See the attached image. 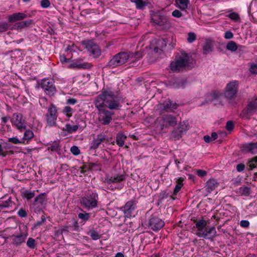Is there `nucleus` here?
Segmentation results:
<instances>
[{"mask_svg":"<svg viewBox=\"0 0 257 257\" xmlns=\"http://www.w3.org/2000/svg\"><path fill=\"white\" fill-rule=\"evenodd\" d=\"M29 17V16L24 13L19 12L9 15L8 18L9 22L12 23L18 21L24 20Z\"/></svg>","mask_w":257,"mask_h":257,"instance_id":"19","label":"nucleus"},{"mask_svg":"<svg viewBox=\"0 0 257 257\" xmlns=\"http://www.w3.org/2000/svg\"><path fill=\"white\" fill-rule=\"evenodd\" d=\"M137 201L134 199L127 201L123 206L122 211L125 217H131L137 208Z\"/></svg>","mask_w":257,"mask_h":257,"instance_id":"15","label":"nucleus"},{"mask_svg":"<svg viewBox=\"0 0 257 257\" xmlns=\"http://www.w3.org/2000/svg\"><path fill=\"white\" fill-rule=\"evenodd\" d=\"M54 83L52 79L44 78L42 80L41 86L47 95L53 96L55 93L56 90Z\"/></svg>","mask_w":257,"mask_h":257,"instance_id":"11","label":"nucleus"},{"mask_svg":"<svg viewBox=\"0 0 257 257\" xmlns=\"http://www.w3.org/2000/svg\"><path fill=\"white\" fill-rule=\"evenodd\" d=\"M98 195L95 190H88L85 196L82 198V206L88 210L96 208L98 206Z\"/></svg>","mask_w":257,"mask_h":257,"instance_id":"5","label":"nucleus"},{"mask_svg":"<svg viewBox=\"0 0 257 257\" xmlns=\"http://www.w3.org/2000/svg\"><path fill=\"white\" fill-rule=\"evenodd\" d=\"M257 110V97L252 98L241 112L243 117L253 115Z\"/></svg>","mask_w":257,"mask_h":257,"instance_id":"13","label":"nucleus"},{"mask_svg":"<svg viewBox=\"0 0 257 257\" xmlns=\"http://www.w3.org/2000/svg\"><path fill=\"white\" fill-rule=\"evenodd\" d=\"M18 214L21 217H26L27 216V212L23 208H21L18 212Z\"/></svg>","mask_w":257,"mask_h":257,"instance_id":"57","label":"nucleus"},{"mask_svg":"<svg viewBox=\"0 0 257 257\" xmlns=\"http://www.w3.org/2000/svg\"><path fill=\"white\" fill-rule=\"evenodd\" d=\"M224 37L226 39H230L233 38V34L230 31H228L225 33Z\"/></svg>","mask_w":257,"mask_h":257,"instance_id":"61","label":"nucleus"},{"mask_svg":"<svg viewBox=\"0 0 257 257\" xmlns=\"http://www.w3.org/2000/svg\"><path fill=\"white\" fill-rule=\"evenodd\" d=\"M161 105V108L167 111H172L177 109L178 104L174 103L170 99L165 100Z\"/></svg>","mask_w":257,"mask_h":257,"instance_id":"21","label":"nucleus"},{"mask_svg":"<svg viewBox=\"0 0 257 257\" xmlns=\"http://www.w3.org/2000/svg\"><path fill=\"white\" fill-rule=\"evenodd\" d=\"M121 97L110 89H103L95 98L94 103L98 110V120L104 125L108 124L114 113L110 110L121 107Z\"/></svg>","mask_w":257,"mask_h":257,"instance_id":"1","label":"nucleus"},{"mask_svg":"<svg viewBox=\"0 0 257 257\" xmlns=\"http://www.w3.org/2000/svg\"><path fill=\"white\" fill-rule=\"evenodd\" d=\"M57 116L56 107L54 104L51 103L48 107L47 112L45 114L47 125L49 126H55Z\"/></svg>","mask_w":257,"mask_h":257,"instance_id":"8","label":"nucleus"},{"mask_svg":"<svg viewBox=\"0 0 257 257\" xmlns=\"http://www.w3.org/2000/svg\"><path fill=\"white\" fill-rule=\"evenodd\" d=\"M91 65L88 63H82L80 60L71 63L68 66L69 68L87 69L90 68Z\"/></svg>","mask_w":257,"mask_h":257,"instance_id":"23","label":"nucleus"},{"mask_svg":"<svg viewBox=\"0 0 257 257\" xmlns=\"http://www.w3.org/2000/svg\"><path fill=\"white\" fill-rule=\"evenodd\" d=\"M90 236L94 240H97L100 238V235L95 230H92L90 231Z\"/></svg>","mask_w":257,"mask_h":257,"instance_id":"47","label":"nucleus"},{"mask_svg":"<svg viewBox=\"0 0 257 257\" xmlns=\"http://www.w3.org/2000/svg\"><path fill=\"white\" fill-rule=\"evenodd\" d=\"M183 179L182 178H179L178 179L177 181V184L176 185L174 190V194L176 195L181 189V188L182 187L183 184Z\"/></svg>","mask_w":257,"mask_h":257,"instance_id":"33","label":"nucleus"},{"mask_svg":"<svg viewBox=\"0 0 257 257\" xmlns=\"http://www.w3.org/2000/svg\"><path fill=\"white\" fill-rule=\"evenodd\" d=\"M184 134L182 131H180V128L177 127V129L172 132L171 137L175 140H178L182 137Z\"/></svg>","mask_w":257,"mask_h":257,"instance_id":"30","label":"nucleus"},{"mask_svg":"<svg viewBox=\"0 0 257 257\" xmlns=\"http://www.w3.org/2000/svg\"><path fill=\"white\" fill-rule=\"evenodd\" d=\"M39 103L43 108H46L48 105L47 99L45 97H41L39 99Z\"/></svg>","mask_w":257,"mask_h":257,"instance_id":"49","label":"nucleus"},{"mask_svg":"<svg viewBox=\"0 0 257 257\" xmlns=\"http://www.w3.org/2000/svg\"><path fill=\"white\" fill-rule=\"evenodd\" d=\"M71 152L75 156H77L80 153V150L78 147L76 146H73L70 148Z\"/></svg>","mask_w":257,"mask_h":257,"instance_id":"51","label":"nucleus"},{"mask_svg":"<svg viewBox=\"0 0 257 257\" xmlns=\"http://www.w3.org/2000/svg\"><path fill=\"white\" fill-rule=\"evenodd\" d=\"M178 128H180V131H182V132L185 133L189 129L188 123L184 122L183 123H180L179 127Z\"/></svg>","mask_w":257,"mask_h":257,"instance_id":"46","label":"nucleus"},{"mask_svg":"<svg viewBox=\"0 0 257 257\" xmlns=\"http://www.w3.org/2000/svg\"><path fill=\"white\" fill-rule=\"evenodd\" d=\"M47 203V194L45 193H41L35 197L32 207L35 212L42 211L45 207Z\"/></svg>","mask_w":257,"mask_h":257,"instance_id":"9","label":"nucleus"},{"mask_svg":"<svg viewBox=\"0 0 257 257\" xmlns=\"http://www.w3.org/2000/svg\"><path fill=\"white\" fill-rule=\"evenodd\" d=\"M78 217H79V218L82 219V220L85 222L88 220V219H89L90 214L89 213H79L78 214Z\"/></svg>","mask_w":257,"mask_h":257,"instance_id":"44","label":"nucleus"},{"mask_svg":"<svg viewBox=\"0 0 257 257\" xmlns=\"http://www.w3.org/2000/svg\"><path fill=\"white\" fill-rule=\"evenodd\" d=\"M226 49L232 52L235 51L237 49L236 44L234 41H229L226 45Z\"/></svg>","mask_w":257,"mask_h":257,"instance_id":"36","label":"nucleus"},{"mask_svg":"<svg viewBox=\"0 0 257 257\" xmlns=\"http://www.w3.org/2000/svg\"><path fill=\"white\" fill-rule=\"evenodd\" d=\"M9 142L14 144H19L22 143V141L19 140L17 137L10 138L8 139Z\"/></svg>","mask_w":257,"mask_h":257,"instance_id":"54","label":"nucleus"},{"mask_svg":"<svg viewBox=\"0 0 257 257\" xmlns=\"http://www.w3.org/2000/svg\"><path fill=\"white\" fill-rule=\"evenodd\" d=\"M169 194L166 191H163L160 193L159 197V199L162 200L167 198Z\"/></svg>","mask_w":257,"mask_h":257,"instance_id":"56","label":"nucleus"},{"mask_svg":"<svg viewBox=\"0 0 257 257\" xmlns=\"http://www.w3.org/2000/svg\"><path fill=\"white\" fill-rule=\"evenodd\" d=\"M27 245L28 247L34 249L36 245L35 239L32 237H29L27 241Z\"/></svg>","mask_w":257,"mask_h":257,"instance_id":"39","label":"nucleus"},{"mask_svg":"<svg viewBox=\"0 0 257 257\" xmlns=\"http://www.w3.org/2000/svg\"><path fill=\"white\" fill-rule=\"evenodd\" d=\"M177 7L182 11L186 10L189 4V0H175Z\"/></svg>","mask_w":257,"mask_h":257,"instance_id":"29","label":"nucleus"},{"mask_svg":"<svg viewBox=\"0 0 257 257\" xmlns=\"http://www.w3.org/2000/svg\"><path fill=\"white\" fill-rule=\"evenodd\" d=\"M48 150H51L52 151L58 152L60 150V146L58 142H54L50 147L48 148Z\"/></svg>","mask_w":257,"mask_h":257,"instance_id":"41","label":"nucleus"},{"mask_svg":"<svg viewBox=\"0 0 257 257\" xmlns=\"http://www.w3.org/2000/svg\"><path fill=\"white\" fill-rule=\"evenodd\" d=\"M33 137V132L30 130H28L25 132L23 139L24 140L29 141L30 140L32 139Z\"/></svg>","mask_w":257,"mask_h":257,"instance_id":"34","label":"nucleus"},{"mask_svg":"<svg viewBox=\"0 0 257 257\" xmlns=\"http://www.w3.org/2000/svg\"><path fill=\"white\" fill-rule=\"evenodd\" d=\"M28 236L27 233H21L19 235H13L11 237L13 238V244L18 246L25 241Z\"/></svg>","mask_w":257,"mask_h":257,"instance_id":"20","label":"nucleus"},{"mask_svg":"<svg viewBox=\"0 0 257 257\" xmlns=\"http://www.w3.org/2000/svg\"><path fill=\"white\" fill-rule=\"evenodd\" d=\"M195 61L190 54L185 52L176 56L175 60L170 64V69L174 72H179L185 69H190L194 66Z\"/></svg>","mask_w":257,"mask_h":257,"instance_id":"3","label":"nucleus"},{"mask_svg":"<svg viewBox=\"0 0 257 257\" xmlns=\"http://www.w3.org/2000/svg\"><path fill=\"white\" fill-rule=\"evenodd\" d=\"M229 18L235 22H238L240 20L239 15L235 12H231L227 15Z\"/></svg>","mask_w":257,"mask_h":257,"instance_id":"40","label":"nucleus"},{"mask_svg":"<svg viewBox=\"0 0 257 257\" xmlns=\"http://www.w3.org/2000/svg\"><path fill=\"white\" fill-rule=\"evenodd\" d=\"M32 23V20L21 21L15 24L13 26V29L18 31H21L23 29L28 28L30 26Z\"/></svg>","mask_w":257,"mask_h":257,"instance_id":"24","label":"nucleus"},{"mask_svg":"<svg viewBox=\"0 0 257 257\" xmlns=\"http://www.w3.org/2000/svg\"><path fill=\"white\" fill-rule=\"evenodd\" d=\"M144 56L143 52L138 51L135 53L128 52H121L115 55L109 61L107 66L111 68H114L121 66L128 60L132 62L139 60Z\"/></svg>","mask_w":257,"mask_h":257,"instance_id":"2","label":"nucleus"},{"mask_svg":"<svg viewBox=\"0 0 257 257\" xmlns=\"http://www.w3.org/2000/svg\"><path fill=\"white\" fill-rule=\"evenodd\" d=\"M151 20L158 29L164 30L168 29L171 27L170 22L165 16L154 15L152 16Z\"/></svg>","mask_w":257,"mask_h":257,"instance_id":"7","label":"nucleus"},{"mask_svg":"<svg viewBox=\"0 0 257 257\" xmlns=\"http://www.w3.org/2000/svg\"><path fill=\"white\" fill-rule=\"evenodd\" d=\"M9 28V25L7 23L3 22L0 23V33L6 32Z\"/></svg>","mask_w":257,"mask_h":257,"instance_id":"50","label":"nucleus"},{"mask_svg":"<svg viewBox=\"0 0 257 257\" xmlns=\"http://www.w3.org/2000/svg\"><path fill=\"white\" fill-rule=\"evenodd\" d=\"M126 136L122 133H118L116 137V144L119 147L123 146Z\"/></svg>","mask_w":257,"mask_h":257,"instance_id":"27","label":"nucleus"},{"mask_svg":"<svg viewBox=\"0 0 257 257\" xmlns=\"http://www.w3.org/2000/svg\"><path fill=\"white\" fill-rule=\"evenodd\" d=\"M84 49L90 54L94 58H98L101 54V51L98 45L92 40H84L81 42Z\"/></svg>","mask_w":257,"mask_h":257,"instance_id":"6","label":"nucleus"},{"mask_svg":"<svg viewBox=\"0 0 257 257\" xmlns=\"http://www.w3.org/2000/svg\"><path fill=\"white\" fill-rule=\"evenodd\" d=\"M206 172L202 170H197V174L200 177H203L206 175Z\"/></svg>","mask_w":257,"mask_h":257,"instance_id":"64","label":"nucleus"},{"mask_svg":"<svg viewBox=\"0 0 257 257\" xmlns=\"http://www.w3.org/2000/svg\"><path fill=\"white\" fill-rule=\"evenodd\" d=\"M248 166L250 169H252L257 167V156L249 161Z\"/></svg>","mask_w":257,"mask_h":257,"instance_id":"42","label":"nucleus"},{"mask_svg":"<svg viewBox=\"0 0 257 257\" xmlns=\"http://www.w3.org/2000/svg\"><path fill=\"white\" fill-rule=\"evenodd\" d=\"M238 89V82L233 81L227 84L225 96L227 99H231L235 96Z\"/></svg>","mask_w":257,"mask_h":257,"instance_id":"14","label":"nucleus"},{"mask_svg":"<svg viewBox=\"0 0 257 257\" xmlns=\"http://www.w3.org/2000/svg\"><path fill=\"white\" fill-rule=\"evenodd\" d=\"M165 225L164 221L156 215H152L149 219L147 226L154 231H158Z\"/></svg>","mask_w":257,"mask_h":257,"instance_id":"10","label":"nucleus"},{"mask_svg":"<svg viewBox=\"0 0 257 257\" xmlns=\"http://www.w3.org/2000/svg\"><path fill=\"white\" fill-rule=\"evenodd\" d=\"M157 46L154 48L155 53H158L161 54L163 52V50L164 47L167 46L166 41L163 39H160L156 42Z\"/></svg>","mask_w":257,"mask_h":257,"instance_id":"25","label":"nucleus"},{"mask_svg":"<svg viewBox=\"0 0 257 257\" xmlns=\"http://www.w3.org/2000/svg\"><path fill=\"white\" fill-rule=\"evenodd\" d=\"M240 192L241 193L242 195L247 196H249L250 193V189L248 187H240Z\"/></svg>","mask_w":257,"mask_h":257,"instance_id":"43","label":"nucleus"},{"mask_svg":"<svg viewBox=\"0 0 257 257\" xmlns=\"http://www.w3.org/2000/svg\"><path fill=\"white\" fill-rule=\"evenodd\" d=\"M131 1L136 4L137 9H141L145 6L143 0H131Z\"/></svg>","mask_w":257,"mask_h":257,"instance_id":"45","label":"nucleus"},{"mask_svg":"<svg viewBox=\"0 0 257 257\" xmlns=\"http://www.w3.org/2000/svg\"><path fill=\"white\" fill-rule=\"evenodd\" d=\"M218 185L219 184L216 180L214 179H210L207 181L205 187L207 189V191L210 193L214 190L218 186Z\"/></svg>","mask_w":257,"mask_h":257,"instance_id":"26","label":"nucleus"},{"mask_svg":"<svg viewBox=\"0 0 257 257\" xmlns=\"http://www.w3.org/2000/svg\"><path fill=\"white\" fill-rule=\"evenodd\" d=\"M245 168V166L244 164H238L236 166V170L238 172H241L244 170Z\"/></svg>","mask_w":257,"mask_h":257,"instance_id":"63","label":"nucleus"},{"mask_svg":"<svg viewBox=\"0 0 257 257\" xmlns=\"http://www.w3.org/2000/svg\"><path fill=\"white\" fill-rule=\"evenodd\" d=\"M203 49L204 53L207 54L212 51L213 47L209 41H207L203 46Z\"/></svg>","mask_w":257,"mask_h":257,"instance_id":"35","label":"nucleus"},{"mask_svg":"<svg viewBox=\"0 0 257 257\" xmlns=\"http://www.w3.org/2000/svg\"><path fill=\"white\" fill-rule=\"evenodd\" d=\"M240 225L244 228H247L249 225V222L248 220H242L240 222Z\"/></svg>","mask_w":257,"mask_h":257,"instance_id":"60","label":"nucleus"},{"mask_svg":"<svg viewBox=\"0 0 257 257\" xmlns=\"http://www.w3.org/2000/svg\"><path fill=\"white\" fill-rule=\"evenodd\" d=\"M78 127L79 126L77 125L72 126L70 124L67 123L65 125V127L62 128V130L63 131L67 132L69 134H72L76 132L78 130Z\"/></svg>","mask_w":257,"mask_h":257,"instance_id":"31","label":"nucleus"},{"mask_svg":"<svg viewBox=\"0 0 257 257\" xmlns=\"http://www.w3.org/2000/svg\"><path fill=\"white\" fill-rule=\"evenodd\" d=\"M234 128V123L232 121H228L226 124V129L228 131H231Z\"/></svg>","mask_w":257,"mask_h":257,"instance_id":"55","label":"nucleus"},{"mask_svg":"<svg viewBox=\"0 0 257 257\" xmlns=\"http://www.w3.org/2000/svg\"><path fill=\"white\" fill-rule=\"evenodd\" d=\"M243 151L252 154H257V142L245 144L242 146Z\"/></svg>","mask_w":257,"mask_h":257,"instance_id":"22","label":"nucleus"},{"mask_svg":"<svg viewBox=\"0 0 257 257\" xmlns=\"http://www.w3.org/2000/svg\"><path fill=\"white\" fill-rule=\"evenodd\" d=\"M13 201L11 198H9L7 200L2 201L0 204V208H7L12 206Z\"/></svg>","mask_w":257,"mask_h":257,"instance_id":"38","label":"nucleus"},{"mask_svg":"<svg viewBox=\"0 0 257 257\" xmlns=\"http://www.w3.org/2000/svg\"><path fill=\"white\" fill-rule=\"evenodd\" d=\"M50 5L49 0H42L41 1V6L43 8H48L50 6Z\"/></svg>","mask_w":257,"mask_h":257,"instance_id":"53","label":"nucleus"},{"mask_svg":"<svg viewBox=\"0 0 257 257\" xmlns=\"http://www.w3.org/2000/svg\"><path fill=\"white\" fill-rule=\"evenodd\" d=\"M195 227L197 228L196 235L199 237L212 240L216 236V230L214 226H207V221L203 219H199L195 221Z\"/></svg>","mask_w":257,"mask_h":257,"instance_id":"4","label":"nucleus"},{"mask_svg":"<svg viewBox=\"0 0 257 257\" xmlns=\"http://www.w3.org/2000/svg\"><path fill=\"white\" fill-rule=\"evenodd\" d=\"M77 102V100L74 98H70L66 101V103L69 104H75Z\"/></svg>","mask_w":257,"mask_h":257,"instance_id":"62","label":"nucleus"},{"mask_svg":"<svg viewBox=\"0 0 257 257\" xmlns=\"http://www.w3.org/2000/svg\"><path fill=\"white\" fill-rule=\"evenodd\" d=\"M107 141L106 136L104 134H100L97 136L96 139H94L90 144L91 149H96L103 142Z\"/></svg>","mask_w":257,"mask_h":257,"instance_id":"18","label":"nucleus"},{"mask_svg":"<svg viewBox=\"0 0 257 257\" xmlns=\"http://www.w3.org/2000/svg\"><path fill=\"white\" fill-rule=\"evenodd\" d=\"M6 146H2L0 145V156L3 157H6L8 155V151L6 150L7 149L10 148L7 143L5 144Z\"/></svg>","mask_w":257,"mask_h":257,"instance_id":"37","label":"nucleus"},{"mask_svg":"<svg viewBox=\"0 0 257 257\" xmlns=\"http://www.w3.org/2000/svg\"><path fill=\"white\" fill-rule=\"evenodd\" d=\"M63 112L70 117L72 115V108L69 106H66L63 109Z\"/></svg>","mask_w":257,"mask_h":257,"instance_id":"48","label":"nucleus"},{"mask_svg":"<svg viewBox=\"0 0 257 257\" xmlns=\"http://www.w3.org/2000/svg\"><path fill=\"white\" fill-rule=\"evenodd\" d=\"M35 196V192L29 190H25L22 193V197L30 200Z\"/></svg>","mask_w":257,"mask_h":257,"instance_id":"32","label":"nucleus"},{"mask_svg":"<svg viewBox=\"0 0 257 257\" xmlns=\"http://www.w3.org/2000/svg\"><path fill=\"white\" fill-rule=\"evenodd\" d=\"M158 120L161 125L162 129L170 126H174L176 125L177 120L176 117L171 114L164 115L158 118Z\"/></svg>","mask_w":257,"mask_h":257,"instance_id":"12","label":"nucleus"},{"mask_svg":"<svg viewBox=\"0 0 257 257\" xmlns=\"http://www.w3.org/2000/svg\"><path fill=\"white\" fill-rule=\"evenodd\" d=\"M172 15L175 18H179L182 16V14L178 10H175L172 13Z\"/></svg>","mask_w":257,"mask_h":257,"instance_id":"58","label":"nucleus"},{"mask_svg":"<svg viewBox=\"0 0 257 257\" xmlns=\"http://www.w3.org/2000/svg\"><path fill=\"white\" fill-rule=\"evenodd\" d=\"M12 119L14 124L19 130H22L25 128L26 122L23 118V116L21 114L18 113H14Z\"/></svg>","mask_w":257,"mask_h":257,"instance_id":"17","label":"nucleus"},{"mask_svg":"<svg viewBox=\"0 0 257 257\" xmlns=\"http://www.w3.org/2000/svg\"><path fill=\"white\" fill-rule=\"evenodd\" d=\"M125 179V174H118L115 175H110L106 174L105 176L104 182L107 184L119 183Z\"/></svg>","mask_w":257,"mask_h":257,"instance_id":"16","label":"nucleus"},{"mask_svg":"<svg viewBox=\"0 0 257 257\" xmlns=\"http://www.w3.org/2000/svg\"><path fill=\"white\" fill-rule=\"evenodd\" d=\"M186 84V81L180 78H176L174 79L172 84V86L174 88H184Z\"/></svg>","mask_w":257,"mask_h":257,"instance_id":"28","label":"nucleus"},{"mask_svg":"<svg viewBox=\"0 0 257 257\" xmlns=\"http://www.w3.org/2000/svg\"><path fill=\"white\" fill-rule=\"evenodd\" d=\"M250 72L252 74H257V65L256 64H252L250 67Z\"/></svg>","mask_w":257,"mask_h":257,"instance_id":"59","label":"nucleus"},{"mask_svg":"<svg viewBox=\"0 0 257 257\" xmlns=\"http://www.w3.org/2000/svg\"><path fill=\"white\" fill-rule=\"evenodd\" d=\"M196 36L194 33H189L188 37L187 38L188 42L192 43L196 40Z\"/></svg>","mask_w":257,"mask_h":257,"instance_id":"52","label":"nucleus"}]
</instances>
